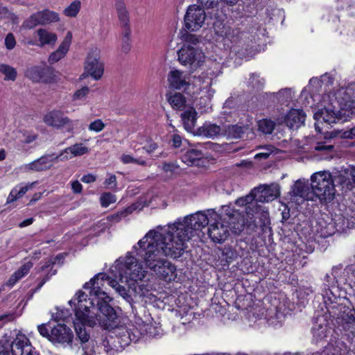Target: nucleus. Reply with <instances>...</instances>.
I'll return each mask as SVG.
<instances>
[{
  "label": "nucleus",
  "mask_w": 355,
  "mask_h": 355,
  "mask_svg": "<svg viewBox=\"0 0 355 355\" xmlns=\"http://www.w3.org/2000/svg\"><path fill=\"white\" fill-rule=\"evenodd\" d=\"M174 228L168 224L149 230L112 268L118 271L122 282H128L130 286H134L135 291L140 297H147L148 290L140 284L147 271L138 257L142 258L146 268L164 281L171 282L177 277L175 266L164 258H178L187 248V243L180 234H176Z\"/></svg>",
  "instance_id": "f257e3e1"
},
{
  "label": "nucleus",
  "mask_w": 355,
  "mask_h": 355,
  "mask_svg": "<svg viewBox=\"0 0 355 355\" xmlns=\"http://www.w3.org/2000/svg\"><path fill=\"white\" fill-rule=\"evenodd\" d=\"M226 218L218 214L215 209H208L198 211L184 218H178L170 225L174 227L176 234H180L187 243L194 236L197 231H200L208 224L207 234L210 239L216 243H222L230 236L231 225L225 222Z\"/></svg>",
  "instance_id": "f03ea898"
},
{
  "label": "nucleus",
  "mask_w": 355,
  "mask_h": 355,
  "mask_svg": "<svg viewBox=\"0 0 355 355\" xmlns=\"http://www.w3.org/2000/svg\"><path fill=\"white\" fill-rule=\"evenodd\" d=\"M112 279L105 273L99 272L83 286L84 289L88 290L89 297L85 292L78 291L69 300L70 302L73 300L78 293H83L87 300L92 301L95 308L94 312L98 318V322L105 329L110 327L117 318L114 309L109 304L112 299L104 291L105 284L109 285V281H112Z\"/></svg>",
  "instance_id": "7ed1b4c3"
},
{
  "label": "nucleus",
  "mask_w": 355,
  "mask_h": 355,
  "mask_svg": "<svg viewBox=\"0 0 355 355\" xmlns=\"http://www.w3.org/2000/svg\"><path fill=\"white\" fill-rule=\"evenodd\" d=\"M69 303L74 306L73 325L77 336L83 345L82 355H96L94 345L89 342L90 329L98 322V318L94 312L95 308L92 301L87 300L83 293H78Z\"/></svg>",
  "instance_id": "20e7f679"
},
{
  "label": "nucleus",
  "mask_w": 355,
  "mask_h": 355,
  "mask_svg": "<svg viewBox=\"0 0 355 355\" xmlns=\"http://www.w3.org/2000/svg\"><path fill=\"white\" fill-rule=\"evenodd\" d=\"M182 44L178 51V59L180 63L194 71L202 64L205 61V54L197 45L199 38L197 35L185 33L182 34Z\"/></svg>",
  "instance_id": "39448f33"
},
{
  "label": "nucleus",
  "mask_w": 355,
  "mask_h": 355,
  "mask_svg": "<svg viewBox=\"0 0 355 355\" xmlns=\"http://www.w3.org/2000/svg\"><path fill=\"white\" fill-rule=\"evenodd\" d=\"M311 187L313 193L322 202L331 201L335 196V184L332 174L327 171H322L311 175Z\"/></svg>",
  "instance_id": "423d86ee"
},
{
  "label": "nucleus",
  "mask_w": 355,
  "mask_h": 355,
  "mask_svg": "<svg viewBox=\"0 0 355 355\" xmlns=\"http://www.w3.org/2000/svg\"><path fill=\"white\" fill-rule=\"evenodd\" d=\"M220 67L218 64L212 62L210 68H208L194 79L193 85L197 87L196 92L205 94V107H199L202 112H208L211 110L210 100L214 94V90L211 88V85L213 79L220 73Z\"/></svg>",
  "instance_id": "0eeeda50"
},
{
  "label": "nucleus",
  "mask_w": 355,
  "mask_h": 355,
  "mask_svg": "<svg viewBox=\"0 0 355 355\" xmlns=\"http://www.w3.org/2000/svg\"><path fill=\"white\" fill-rule=\"evenodd\" d=\"M155 330V327L148 324L140 325L139 329L135 327L132 328L121 327L116 329V338L114 340L124 349L132 342L139 341L144 336L155 337L156 336Z\"/></svg>",
  "instance_id": "6e6552de"
},
{
  "label": "nucleus",
  "mask_w": 355,
  "mask_h": 355,
  "mask_svg": "<svg viewBox=\"0 0 355 355\" xmlns=\"http://www.w3.org/2000/svg\"><path fill=\"white\" fill-rule=\"evenodd\" d=\"M216 33L222 37L224 46L236 53H240L248 46L246 33L239 28L223 26L221 29H215Z\"/></svg>",
  "instance_id": "1a4fd4ad"
},
{
  "label": "nucleus",
  "mask_w": 355,
  "mask_h": 355,
  "mask_svg": "<svg viewBox=\"0 0 355 355\" xmlns=\"http://www.w3.org/2000/svg\"><path fill=\"white\" fill-rule=\"evenodd\" d=\"M104 73V63L101 60V50L98 47H92L87 55L84 63V73L80 78L83 79L85 74L94 80L101 78Z\"/></svg>",
  "instance_id": "9d476101"
},
{
  "label": "nucleus",
  "mask_w": 355,
  "mask_h": 355,
  "mask_svg": "<svg viewBox=\"0 0 355 355\" xmlns=\"http://www.w3.org/2000/svg\"><path fill=\"white\" fill-rule=\"evenodd\" d=\"M43 122L49 127L56 130L66 129L67 132L72 133L78 121H73L67 116L60 110H52L43 116Z\"/></svg>",
  "instance_id": "9b49d317"
},
{
  "label": "nucleus",
  "mask_w": 355,
  "mask_h": 355,
  "mask_svg": "<svg viewBox=\"0 0 355 355\" xmlns=\"http://www.w3.org/2000/svg\"><path fill=\"white\" fill-rule=\"evenodd\" d=\"M58 12L49 9H44L31 15L22 24L21 28L32 29L37 26H45L60 21Z\"/></svg>",
  "instance_id": "f8f14e48"
},
{
  "label": "nucleus",
  "mask_w": 355,
  "mask_h": 355,
  "mask_svg": "<svg viewBox=\"0 0 355 355\" xmlns=\"http://www.w3.org/2000/svg\"><path fill=\"white\" fill-rule=\"evenodd\" d=\"M315 120V128L318 132H322L323 127L321 125L326 123L330 125L336 123L340 119V112L336 110L335 105L331 103L328 105H324L323 107L320 108L313 115Z\"/></svg>",
  "instance_id": "ddd939ff"
},
{
  "label": "nucleus",
  "mask_w": 355,
  "mask_h": 355,
  "mask_svg": "<svg viewBox=\"0 0 355 355\" xmlns=\"http://www.w3.org/2000/svg\"><path fill=\"white\" fill-rule=\"evenodd\" d=\"M206 19L203 8L197 5L189 6L184 15V27L190 31H198L202 27Z\"/></svg>",
  "instance_id": "4468645a"
},
{
  "label": "nucleus",
  "mask_w": 355,
  "mask_h": 355,
  "mask_svg": "<svg viewBox=\"0 0 355 355\" xmlns=\"http://www.w3.org/2000/svg\"><path fill=\"white\" fill-rule=\"evenodd\" d=\"M73 334L71 329L64 324H58L51 329L50 341L62 347H71Z\"/></svg>",
  "instance_id": "2eb2a0df"
},
{
  "label": "nucleus",
  "mask_w": 355,
  "mask_h": 355,
  "mask_svg": "<svg viewBox=\"0 0 355 355\" xmlns=\"http://www.w3.org/2000/svg\"><path fill=\"white\" fill-rule=\"evenodd\" d=\"M58 41V35L48 28H40L34 33V40L27 42L28 45L40 48L53 47Z\"/></svg>",
  "instance_id": "dca6fc26"
},
{
  "label": "nucleus",
  "mask_w": 355,
  "mask_h": 355,
  "mask_svg": "<svg viewBox=\"0 0 355 355\" xmlns=\"http://www.w3.org/2000/svg\"><path fill=\"white\" fill-rule=\"evenodd\" d=\"M58 158H59L58 156L54 157L53 155H46L31 162L21 165L20 169L24 173L46 171L51 168L54 160Z\"/></svg>",
  "instance_id": "f3484780"
},
{
  "label": "nucleus",
  "mask_w": 355,
  "mask_h": 355,
  "mask_svg": "<svg viewBox=\"0 0 355 355\" xmlns=\"http://www.w3.org/2000/svg\"><path fill=\"white\" fill-rule=\"evenodd\" d=\"M26 76L36 83H53L56 76L53 70L38 66L32 67L26 71Z\"/></svg>",
  "instance_id": "a211bd4d"
},
{
  "label": "nucleus",
  "mask_w": 355,
  "mask_h": 355,
  "mask_svg": "<svg viewBox=\"0 0 355 355\" xmlns=\"http://www.w3.org/2000/svg\"><path fill=\"white\" fill-rule=\"evenodd\" d=\"M255 194L256 201L268 202L276 199L280 194V187L277 184L261 185L252 189Z\"/></svg>",
  "instance_id": "6ab92c4d"
},
{
  "label": "nucleus",
  "mask_w": 355,
  "mask_h": 355,
  "mask_svg": "<svg viewBox=\"0 0 355 355\" xmlns=\"http://www.w3.org/2000/svg\"><path fill=\"white\" fill-rule=\"evenodd\" d=\"M167 81L171 88L178 90H187L190 85L189 76L178 69H172L168 72Z\"/></svg>",
  "instance_id": "aec40b11"
},
{
  "label": "nucleus",
  "mask_w": 355,
  "mask_h": 355,
  "mask_svg": "<svg viewBox=\"0 0 355 355\" xmlns=\"http://www.w3.org/2000/svg\"><path fill=\"white\" fill-rule=\"evenodd\" d=\"M225 216L230 220L227 224L231 225V230L234 234H239L244 227V220L241 214L232 205L222 207Z\"/></svg>",
  "instance_id": "412c9836"
},
{
  "label": "nucleus",
  "mask_w": 355,
  "mask_h": 355,
  "mask_svg": "<svg viewBox=\"0 0 355 355\" xmlns=\"http://www.w3.org/2000/svg\"><path fill=\"white\" fill-rule=\"evenodd\" d=\"M72 39V32L67 31L57 49L49 55L48 61L50 64L55 63L64 58L70 49Z\"/></svg>",
  "instance_id": "4be33fe9"
},
{
  "label": "nucleus",
  "mask_w": 355,
  "mask_h": 355,
  "mask_svg": "<svg viewBox=\"0 0 355 355\" xmlns=\"http://www.w3.org/2000/svg\"><path fill=\"white\" fill-rule=\"evenodd\" d=\"M305 117L306 115L303 110L292 109L283 120L279 118L277 121L279 124L285 123L290 128L297 129L304 124Z\"/></svg>",
  "instance_id": "5701e85b"
},
{
  "label": "nucleus",
  "mask_w": 355,
  "mask_h": 355,
  "mask_svg": "<svg viewBox=\"0 0 355 355\" xmlns=\"http://www.w3.org/2000/svg\"><path fill=\"white\" fill-rule=\"evenodd\" d=\"M121 257H120L119 259H117L114 264L110 268V271L113 274V276L116 278V279H119V280L121 282H125L128 284V288H129V290L127 291V289L123 286H121L119 282L116 280V279H112V281H109V285L112 287L113 288H114L116 290V291L121 295L122 296L127 302H130L131 300H132V298L130 297V295L128 294V292L130 291V290H132L136 295H138L139 297H140L138 293H137L135 290H134V286H130L129 285V284L125 281L122 282V280L120 279V277H119V272L118 271H116L115 270H112V268L116 266V262L121 259Z\"/></svg>",
  "instance_id": "b1692460"
},
{
  "label": "nucleus",
  "mask_w": 355,
  "mask_h": 355,
  "mask_svg": "<svg viewBox=\"0 0 355 355\" xmlns=\"http://www.w3.org/2000/svg\"><path fill=\"white\" fill-rule=\"evenodd\" d=\"M331 328L324 316L317 318L312 327L313 340L315 343H319L327 336Z\"/></svg>",
  "instance_id": "393cba45"
},
{
  "label": "nucleus",
  "mask_w": 355,
  "mask_h": 355,
  "mask_svg": "<svg viewBox=\"0 0 355 355\" xmlns=\"http://www.w3.org/2000/svg\"><path fill=\"white\" fill-rule=\"evenodd\" d=\"M221 134L222 128L220 126L209 121H205L193 132V135L195 136L209 139H214Z\"/></svg>",
  "instance_id": "a878e982"
},
{
  "label": "nucleus",
  "mask_w": 355,
  "mask_h": 355,
  "mask_svg": "<svg viewBox=\"0 0 355 355\" xmlns=\"http://www.w3.org/2000/svg\"><path fill=\"white\" fill-rule=\"evenodd\" d=\"M89 148L82 143H76L61 151L58 157L61 160H68L75 157H80L89 153Z\"/></svg>",
  "instance_id": "bb28decb"
},
{
  "label": "nucleus",
  "mask_w": 355,
  "mask_h": 355,
  "mask_svg": "<svg viewBox=\"0 0 355 355\" xmlns=\"http://www.w3.org/2000/svg\"><path fill=\"white\" fill-rule=\"evenodd\" d=\"M309 186L305 179L297 180L291 187L290 194L294 198H300L302 200H309Z\"/></svg>",
  "instance_id": "cd10ccee"
},
{
  "label": "nucleus",
  "mask_w": 355,
  "mask_h": 355,
  "mask_svg": "<svg viewBox=\"0 0 355 355\" xmlns=\"http://www.w3.org/2000/svg\"><path fill=\"white\" fill-rule=\"evenodd\" d=\"M341 325L345 334L352 340L355 338V312L349 311L341 316Z\"/></svg>",
  "instance_id": "c85d7f7f"
},
{
  "label": "nucleus",
  "mask_w": 355,
  "mask_h": 355,
  "mask_svg": "<svg viewBox=\"0 0 355 355\" xmlns=\"http://www.w3.org/2000/svg\"><path fill=\"white\" fill-rule=\"evenodd\" d=\"M36 184L35 182L31 183H20L16 185L10 192L7 200L6 203L10 204L12 203L18 199L22 198L24 195L30 189H31L33 186Z\"/></svg>",
  "instance_id": "c756f323"
},
{
  "label": "nucleus",
  "mask_w": 355,
  "mask_h": 355,
  "mask_svg": "<svg viewBox=\"0 0 355 355\" xmlns=\"http://www.w3.org/2000/svg\"><path fill=\"white\" fill-rule=\"evenodd\" d=\"M182 121L185 130L193 135L197 121V112L193 107H189L181 114Z\"/></svg>",
  "instance_id": "7c9ffc66"
},
{
  "label": "nucleus",
  "mask_w": 355,
  "mask_h": 355,
  "mask_svg": "<svg viewBox=\"0 0 355 355\" xmlns=\"http://www.w3.org/2000/svg\"><path fill=\"white\" fill-rule=\"evenodd\" d=\"M205 157L202 150L191 148L187 150L182 156V160L188 166H198L201 159Z\"/></svg>",
  "instance_id": "2f4dec72"
},
{
  "label": "nucleus",
  "mask_w": 355,
  "mask_h": 355,
  "mask_svg": "<svg viewBox=\"0 0 355 355\" xmlns=\"http://www.w3.org/2000/svg\"><path fill=\"white\" fill-rule=\"evenodd\" d=\"M257 201H256V197L253 190L245 196L238 198L235 202L236 205L245 207V212L248 215L253 214L254 211L252 208L257 206Z\"/></svg>",
  "instance_id": "473e14b6"
},
{
  "label": "nucleus",
  "mask_w": 355,
  "mask_h": 355,
  "mask_svg": "<svg viewBox=\"0 0 355 355\" xmlns=\"http://www.w3.org/2000/svg\"><path fill=\"white\" fill-rule=\"evenodd\" d=\"M355 98V83L349 84L347 87H342L335 93V99L339 102L352 101Z\"/></svg>",
  "instance_id": "72a5a7b5"
},
{
  "label": "nucleus",
  "mask_w": 355,
  "mask_h": 355,
  "mask_svg": "<svg viewBox=\"0 0 355 355\" xmlns=\"http://www.w3.org/2000/svg\"><path fill=\"white\" fill-rule=\"evenodd\" d=\"M33 264L31 261H27L24 263L17 271H15L11 277L9 278L7 282V285L9 286H13L19 280L23 278L27 275Z\"/></svg>",
  "instance_id": "f704fd0d"
},
{
  "label": "nucleus",
  "mask_w": 355,
  "mask_h": 355,
  "mask_svg": "<svg viewBox=\"0 0 355 355\" xmlns=\"http://www.w3.org/2000/svg\"><path fill=\"white\" fill-rule=\"evenodd\" d=\"M159 168L166 178H172L180 173V166L176 162H164Z\"/></svg>",
  "instance_id": "c9c22d12"
},
{
  "label": "nucleus",
  "mask_w": 355,
  "mask_h": 355,
  "mask_svg": "<svg viewBox=\"0 0 355 355\" xmlns=\"http://www.w3.org/2000/svg\"><path fill=\"white\" fill-rule=\"evenodd\" d=\"M332 175L334 183L336 182L343 187H352V181L349 175L348 167L341 168L340 170L334 172Z\"/></svg>",
  "instance_id": "e433bc0d"
},
{
  "label": "nucleus",
  "mask_w": 355,
  "mask_h": 355,
  "mask_svg": "<svg viewBox=\"0 0 355 355\" xmlns=\"http://www.w3.org/2000/svg\"><path fill=\"white\" fill-rule=\"evenodd\" d=\"M276 126V122L270 119L265 118L257 121L258 131L263 135L272 133Z\"/></svg>",
  "instance_id": "4c0bfd02"
},
{
  "label": "nucleus",
  "mask_w": 355,
  "mask_h": 355,
  "mask_svg": "<svg viewBox=\"0 0 355 355\" xmlns=\"http://www.w3.org/2000/svg\"><path fill=\"white\" fill-rule=\"evenodd\" d=\"M81 6L80 0H74L63 10V15L67 17L75 18L79 14Z\"/></svg>",
  "instance_id": "58836bf2"
},
{
  "label": "nucleus",
  "mask_w": 355,
  "mask_h": 355,
  "mask_svg": "<svg viewBox=\"0 0 355 355\" xmlns=\"http://www.w3.org/2000/svg\"><path fill=\"white\" fill-rule=\"evenodd\" d=\"M248 129V125H232L225 129L226 135L232 139L241 138Z\"/></svg>",
  "instance_id": "ea45409f"
},
{
  "label": "nucleus",
  "mask_w": 355,
  "mask_h": 355,
  "mask_svg": "<svg viewBox=\"0 0 355 355\" xmlns=\"http://www.w3.org/2000/svg\"><path fill=\"white\" fill-rule=\"evenodd\" d=\"M168 102L173 109L183 110L186 105V98L180 93H175L168 98Z\"/></svg>",
  "instance_id": "a19ab883"
},
{
  "label": "nucleus",
  "mask_w": 355,
  "mask_h": 355,
  "mask_svg": "<svg viewBox=\"0 0 355 355\" xmlns=\"http://www.w3.org/2000/svg\"><path fill=\"white\" fill-rule=\"evenodd\" d=\"M119 159L124 164H134L142 166L148 165L147 161L143 157H136L132 155L127 153H123L120 156Z\"/></svg>",
  "instance_id": "79ce46f5"
},
{
  "label": "nucleus",
  "mask_w": 355,
  "mask_h": 355,
  "mask_svg": "<svg viewBox=\"0 0 355 355\" xmlns=\"http://www.w3.org/2000/svg\"><path fill=\"white\" fill-rule=\"evenodd\" d=\"M314 149L318 152H321L320 155L321 159H326L332 157L331 153L333 152L334 146L320 142L315 146Z\"/></svg>",
  "instance_id": "37998d69"
},
{
  "label": "nucleus",
  "mask_w": 355,
  "mask_h": 355,
  "mask_svg": "<svg viewBox=\"0 0 355 355\" xmlns=\"http://www.w3.org/2000/svg\"><path fill=\"white\" fill-rule=\"evenodd\" d=\"M104 351L107 355H117L123 349L116 343L114 338L103 342Z\"/></svg>",
  "instance_id": "c03bdc74"
},
{
  "label": "nucleus",
  "mask_w": 355,
  "mask_h": 355,
  "mask_svg": "<svg viewBox=\"0 0 355 355\" xmlns=\"http://www.w3.org/2000/svg\"><path fill=\"white\" fill-rule=\"evenodd\" d=\"M266 80L258 73H252L250 76L248 85L252 89L259 90L263 88Z\"/></svg>",
  "instance_id": "a18cd8bd"
},
{
  "label": "nucleus",
  "mask_w": 355,
  "mask_h": 355,
  "mask_svg": "<svg viewBox=\"0 0 355 355\" xmlns=\"http://www.w3.org/2000/svg\"><path fill=\"white\" fill-rule=\"evenodd\" d=\"M0 72L4 75L5 80L15 81L17 78V70L6 64H0Z\"/></svg>",
  "instance_id": "49530a36"
},
{
  "label": "nucleus",
  "mask_w": 355,
  "mask_h": 355,
  "mask_svg": "<svg viewBox=\"0 0 355 355\" xmlns=\"http://www.w3.org/2000/svg\"><path fill=\"white\" fill-rule=\"evenodd\" d=\"M120 26L130 25V13L126 6L116 8Z\"/></svg>",
  "instance_id": "de8ad7c7"
},
{
  "label": "nucleus",
  "mask_w": 355,
  "mask_h": 355,
  "mask_svg": "<svg viewBox=\"0 0 355 355\" xmlns=\"http://www.w3.org/2000/svg\"><path fill=\"white\" fill-rule=\"evenodd\" d=\"M349 271H351V268H346L343 272V275L340 277L339 273L341 272V268L334 267L332 269V275L336 279V283L339 284H345L347 281L346 276L349 272Z\"/></svg>",
  "instance_id": "09e8293b"
},
{
  "label": "nucleus",
  "mask_w": 355,
  "mask_h": 355,
  "mask_svg": "<svg viewBox=\"0 0 355 355\" xmlns=\"http://www.w3.org/2000/svg\"><path fill=\"white\" fill-rule=\"evenodd\" d=\"M277 101L280 103H284L292 98V90L290 88H284L279 90L277 93L272 94Z\"/></svg>",
  "instance_id": "8fccbe9b"
},
{
  "label": "nucleus",
  "mask_w": 355,
  "mask_h": 355,
  "mask_svg": "<svg viewBox=\"0 0 355 355\" xmlns=\"http://www.w3.org/2000/svg\"><path fill=\"white\" fill-rule=\"evenodd\" d=\"M89 88L84 86L80 89L76 90L72 96V101L73 102H83L85 101L89 93Z\"/></svg>",
  "instance_id": "3c124183"
},
{
  "label": "nucleus",
  "mask_w": 355,
  "mask_h": 355,
  "mask_svg": "<svg viewBox=\"0 0 355 355\" xmlns=\"http://www.w3.org/2000/svg\"><path fill=\"white\" fill-rule=\"evenodd\" d=\"M333 83V78L331 75L325 73L320 77V78H312L309 80V87L313 84H316L317 85H320V84L324 85L325 86H328L329 85H331Z\"/></svg>",
  "instance_id": "603ef678"
},
{
  "label": "nucleus",
  "mask_w": 355,
  "mask_h": 355,
  "mask_svg": "<svg viewBox=\"0 0 355 355\" xmlns=\"http://www.w3.org/2000/svg\"><path fill=\"white\" fill-rule=\"evenodd\" d=\"M116 201V196L110 193H104L101 196V203L103 207H107L110 204Z\"/></svg>",
  "instance_id": "864d4df0"
},
{
  "label": "nucleus",
  "mask_w": 355,
  "mask_h": 355,
  "mask_svg": "<svg viewBox=\"0 0 355 355\" xmlns=\"http://www.w3.org/2000/svg\"><path fill=\"white\" fill-rule=\"evenodd\" d=\"M334 136L343 139H354L355 138V127L349 130L336 131Z\"/></svg>",
  "instance_id": "5fc2aeb1"
},
{
  "label": "nucleus",
  "mask_w": 355,
  "mask_h": 355,
  "mask_svg": "<svg viewBox=\"0 0 355 355\" xmlns=\"http://www.w3.org/2000/svg\"><path fill=\"white\" fill-rule=\"evenodd\" d=\"M105 127V123L101 119H96L89 125V130L95 132H99Z\"/></svg>",
  "instance_id": "6e6d98bb"
},
{
  "label": "nucleus",
  "mask_w": 355,
  "mask_h": 355,
  "mask_svg": "<svg viewBox=\"0 0 355 355\" xmlns=\"http://www.w3.org/2000/svg\"><path fill=\"white\" fill-rule=\"evenodd\" d=\"M263 152L259 153L254 155L256 159H266L269 157L271 153L273 152L274 147L272 146H267L262 148Z\"/></svg>",
  "instance_id": "4d7b16f0"
},
{
  "label": "nucleus",
  "mask_w": 355,
  "mask_h": 355,
  "mask_svg": "<svg viewBox=\"0 0 355 355\" xmlns=\"http://www.w3.org/2000/svg\"><path fill=\"white\" fill-rule=\"evenodd\" d=\"M322 86V84H320V85H317L316 84H313L309 87V84L306 87L302 92V94H304L307 91L309 93H310L311 96L312 98H313V101H315V98L316 97L315 94L318 92L320 91V88H321Z\"/></svg>",
  "instance_id": "13d9d810"
},
{
  "label": "nucleus",
  "mask_w": 355,
  "mask_h": 355,
  "mask_svg": "<svg viewBox=\"0 0 355 355\" xmlns=\"http://www.w3.org/2000/svg\"><path fill=\"white\" fill-rule=\"evenodd\" d=\"M5 46L8 50L13 49L16 46V40L14 35L11 33H8L5 38Z\"/></svg>",
  "instance_id": "bf43d9fd"
},
{
  "label": "nucleus",
  "mask_w": 355,
  "mask_h": 355,
  "mask_svg": "<svg viewBox=\"0 0 355 355\" xmlns=\"http://www.w3.org/2000/svg\"><path fill=\"white\" fill-rule=\"evenodd\" d=\"M158 148V144L153 141H148L144 147L143 149L148 153L151 154Z\"/></svg>",
  "instance_id": "052dcab7"
},
{
  "label": "nucleus",
  "mask_w": 355,
  "mask_h": 355,
  "mask_svg": "<svg viewBox=\"0 0 355 355\" xmlns=\"http://www.w3.org/2000/svg\"><path fill=\"white\" fill-rule=\"evenodd\" d=\"M128 213H129V211L128 210L125 209V210L121 211L120 212H118L117 214H113V215L109 216V219H110V220L113 221L114 223L119 222V220H121L122 218L125 217Z\"/></svg>",
  "instance_id": "680f3d73"
},
{
  "label": "nucleus",
  "mask_w": 355,
  "mask_h": 355,
  "mask_svg": "<svg viewBox=\"0 0 355 355\" xmlns=\"http://www.w3.org/2000/svg\"><path fill=\"white\" fill-rule=\"evenodd\" d=\"M104 184L107 188H115L116 187V175L113 174L109 175V177L105 180Z\"/></svg>",
  "instance_id": "e2e57ef3"
},
{
  "label": "nucleus",
  "mask_w": 355,
  "mask_h": 355,
  "mask_svg": "<svg viewBox=\"0 0 355 355\" xmlns=\"http://www.w3.org/2000/svg\"><path fill=\"white\" fill-rule=\"evenodd\" d=\"M62 255H58L53 261L52 260H49L46 262V263L41 267V271L43 272H49V270L52 269V266L53 264L56 263V261L61 258Z\"/></svg>",
  "instance_id": "0e129e2a"
},
{
  "label": "nucleus",
  "mask_w": 355,
  "mask_h": 355,
  "mask_svg": "<svg viewBox=\"0 0 355 355\" xmlns=\"http://www.w3.org/2000/svg\"><path fill=\"white\" fill-rule=\"evenodd\" d=\"M131 40L121 39V50L124 53H128L131 49Z\"/></svg>",
  "instance_id": "69168bd1"
},
{
  "label": "nucleus",
  "mask_w": 355,
  "mask_h": 355,
  "mask_svg": "<svg viewBox=\"0 0 355 355\" xmlns=\"http://www.w3.org/2000/svg\"><path fill=\"white\" fill-rule=\"evenodd\" d=\"M37 329L41 336H42L43 337L47 338L49 339V340L50 341L51 331L49 332V330L46 327V324H42L38 325Z\"/></svg>",
  "instance_id": "338daca9"
},
{
  "label": "nucleus",
  "mask_w": 355,
  "mask_h": 355,
  "mask_svg": "<svg viewBox=\"0 0 355 355\" xmlns=\"http://www.w3.org/2000/svg\"><path fill=\"white\" fill-rule=\"evenodd\" d=\"M0 18L1 19H7V18H16L15 15L11 13L8 8L6 7L0 6Z\"/></svg>",
  "instance_id": "774afa93"
}]
</instances>
